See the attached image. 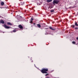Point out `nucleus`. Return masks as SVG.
I'll list each match as a JSON object with an SVG mask.
<instances>
[{
    "mask_svg": "<svg viewBox=\"0 0 78 78\" xmlns=\"http://www.w3.org/2000/svg\"><path fill=\"white\" fill-rule=\"evenodd\" d=\"M0 22V23H2V24H3V23H5V22H4V21H3V20H1Z\"/></svg>",
    "mask_w": 78,
    "mask_h": 78,
    "instance_id": "423d86ee",
    "label": "nucleus"
},
{
    "mask_svg": "<svg viewBox=\"0 0 78 78\" xmlns=\"http://www.w3.org/2000/svg\"><path fill=\"white\" fill-rule=\"evenodd\" d=\"M1 6H3L4 5V2H2L1 3Z\"/></svg>",
    "mask_w": 78,
    "mask_h": 78,
    "instance_id": "6e6552de",
    "label": "nucleus"
},
{
    "mask_svg": "<svg viewBox=\"0 0 78 78\" xmlns=\"http://www.w3.org/2000/svg\"><path fill=\"white\" fill-rule=\"evenodd\" d=\"M7 24L8 25H12V23H11L10 22H9V23H7Z\"/></svg>",
    "mask_w": 78,
    "mask_h": 78,
    "instance_id": "1a4fd4ad",
    "label": "nucleus"
},
{
    "mask_svg": "<svg viewBox=\"0 0 78 78\" xmlns=\"http://www.w3.org/2000/svg\"><path fill=\"white\" fill-rule=\"evenodd\" d=\"M76 39L77 40H78V37L76 38Z\"/></svg>",
    "mask_w": 78,
    "mask_h": 78,
    "instance_id": "b1692460",
    "label": "nucleus"
},
{
    "mask_svg": "<svg viewBox=\"0 0 78 78\" xmlns=\"http://www.w3.org/2000/svg\"><path fill=\"white\" fill-rule=\"evenodd\" d=\"M3 27H5V28H6V29H9V28H11V27H9L6 26V25H4Z\"/></svg>",
    "mask_w": 78,
    "mask_h": 78,
    "instance_id": "7ed1b4c3",
    "label": "nucleus"
},
{
    "mask_svg": "<svg viewBox=\"0 0 78 78\" xmlns=\"http://www.w3.org/2000/svg\"><path fill=\"white\" fill-rule=\"evenodd\" d=\"M72 43L73 44H75L76 43L75 41H73L72 42Z\"/></svg>",
    "mask_w": 78,
    "mask_h": 78,
    "instance_id": "2eb2a0df",
    "label": "nucleus"
},
{
    "mask_svg": "<svg viewBox=\"0 0 78 78\" xmlns=\"http://www.w3.org/2000/svg\"><path fill=\"white\" fill-rule=\"evenodd\" d=\"M52 1V0H47V2H51Z\"/></svg>",
    "mask_w": 78,
    "mask_h": 78,
    "instance_id": "9d476101",
    "label": "nucleus"
},
{
    "mask_svg": "<svg viewBox=\"0 0 78 78\" xmlns=\"http://www.w3.org/2000/svg\"><path fill=\"white\" fill-rule=\"evenodd\" d=\"M78 27H75V29L76 30H78Z\"/></svg>",
    "mask_w": 78,
    "mask_h": 78,
    "instance_id": "6ab92c4d",
    "label": "nucleus"
},
{
    "mask_svg": "<svg viewBox=\"0 0 78 78\" xmlns=\"http://www.w3.org/2000/svg\"><path fill=\"white\" fill-rule=\"evenodd\" d=\"M24 3V2H23L20 3V4L21 5H23Z\"/></svg>",
    "mask_w": 78,
    "mask_h": 78,
    "instance_id": "ddd939ff",
    "label": "nucleus"
},
{
    "mask_svg": "<svg viewBox=\"0 0 78 78\" xmlns=\"http://www.w3.org/2000/svg\"><path fill=\"white\" fill-rule=\"evenodd\" d=\"M19 27L20 28V29H22V28H23V27L21 25H19Z\"/></svg>",
    "mask_w": 78,
    "mask_h": 78,
    "instance_id": "20e7f679",
    "label": "nucleus"
},
{
    "mask_svg": "<svg viewBox=\"0 0 78 78\" xmlns=\"http://www.w3.org/2000/svg\"><path fill=\"white\" fill-rule=\"evenodd\" d=\"M34 25H35V23H34Z\"/></svg>",
    "mask_w": 78,
    "mask_h": 78,
    "instance_id": "c85d7f7f",
    "label": "nucleus"
},
{
    "mask_svg": "<svg viewBox=\"0 0 78 78\" xmlns=\"http://www.w3.org/2000/svg\"><path fill=\"white\" fill-rule=\"evenodd\" d=\"M58 2L59 1L57 0H54L53 3V4H55V3H56V4H58Z\"/></svg>",
    "mask_w": 78,
    "mask_h": 78,
    "instance_id": "f03ea898",
    "label": "nucleus"
},
{
    "mask_svg": "<svg viewBox=\"0 0 78 78\" xmlns=\"http://www.w3.org/2000/svg\"><path fill=\"white\" fill-rule=\"evenodd\" d=\"M31 62H33V60H32L31 61Z\"/></svg>",
    "mask_w": 78,
    "mask_h": 78,
    "instance_id": "5701e85b",
    "label": "nucleus"
},
{
    "mask_svg": "<svg viewBox=\"0 0 78 78\" xmlns=\"http://www.w3.org/2000/svg\"><path fill=\"white\" fill-rule=\"evenodd\" d=\"M47 75H48V73L47 74L45 75V76H47Z\"/></svg>",
    "mask_w": 78,
    "mask_h": 78,
    "instance_id": "aec40b11",
    "label": "nucleus"
},
{
    "mask_svg": "<svg viewBox=\"0 0 78 78\" xmlns=\"http://www.w3.org/2000/svg\"><path fill=\"white\" fill-rule=\"evenodd\" d=\"M73 28H75V25H73L72 26Z\"/></svg>",
    "mask_w": 78,
    "mask_h": 78,
    "instance_id": "f3484780",
    "label": "nucleus"
},
{
    "mask_svg": "<svg viewBox=\"0 0 78 78\" xmlns=\"http://www.w3.org/2000/svg\"><path fill=\"white\" fill-rule=\"evenodd\" d=\"M31 20H32H32H33V18H31Z\"/></svg>",
    "mask_w": 78,
    "mask_h": 78,
    "instance_id": "412c9836",
    "label": "nucleus"
},
{
    "mask_svg": "<svg viewBox=\"0 0 78 78\" xmlns=\"http://www.w3.org/2000/svg\"><path fill=\"white\" fill-rule=\"evenodd\" d=\"M49 8H50V9H51V8H53V7H51L50 6Z\"/></svg>",
    "mask_w": 78,
    "mask_h": 78,
    "instance_id": "dca6fc26",
    "label": "nucleus"
},
{
    "mask_svg": "<svg viewBox=\"0 0 78 78\" xmlns=\"http://www.w3.org/2000/svg\"><path fill=\"white\" fill-rule=\"evenodd\" d=\"M34 66L36 67V66L35 65V64H34Z\"/></svg>",
    "mask_w": 78,
    "mask_h": 78,
    "instance_id": "bb28decb",
    "label": "nucleus"
},
{
    "mask_svg": "<svg viewBox=\"0 0 78 78\" xmlns=\"http://www.w3.org/2000/svg\"><path fill=\"white\" fill-rule=\"evenodd\" d=\"M30 23H33V21H32V20L30 21Z\"/></svg>",
    "mask_w": 78,
    "mask_h": 78,
    "instance_id": "a211bd4d",
    "label": "nucleus"
},
{
    "mask_svg": "<svg viewBox=\"0 0 78 78\" xmlns=\"http://www.w3.org/2000/svg\"><path fill=\"white\" fill-rule=\"evenodd\" d=\"M50 29H51V30H55V29L53 28L52 27H49Z\"/></svg>",
    "mask_w": 78,
    "mask_h": 78,
    "instance_id": "0eeeda50",
    "label": "nucleus"
},
{
    "mask_svg": "<svg viewBox=\"0 0 78 78\" xmlns=\"http://www.w3.org/2000/svg\"><path fill=\"white\" fill-rule=\"evenodd\" d=\"M75 25H76V26L77 27H78V24H77V22L75 23Z\"/></svg>",
    "mask_w": 78,
    "mask_h": 78,
    "instance_id": "9b49d317",
    "label": "nucleus"
},
{
    "mask_svg": "<svg viewBox=\"0 0 78 78\" xmlns=\"http://www.w3.org/2000/svg\"><path fill=\"white\" fill-rule=\"evenodd\" d=\"M46 78H49V77H47Z\"/></svg>",
    "mask_w": 78,
    "mask_h": 78,
    "instance_id": "c756f323",
    "label": "nucleus"
},
{
    "mask_svg": "<svg viewBox=\"0 0 78 78\" xmlns=\"http://www.w3.org/2000/svg\"><path fill=\"white\" fill-rule=\"evenodd\" d=\"M20 17H22V16H20Z\"/></svg>",
    "mask_w": 78,
    "mask_h": 78,
    "instance_id": "cd10ccee",
    "label": "nucleus"
},
{
    "mask_svg": "<svg viewBox=\"0 0 78 78\" xmlns=\"http://www.w3.org/2000/svg\"><path fill=\"white\" fill-rule=\"evenodd\" d=\"M50 11L51 12H54V10H51Z\"/></svg>",
    "mask_w": 78,
    "mask_h": 78,
    "instance_id": "4468645a",
    "label": "nucleus"
},
{
    "mask_svg": "<svg viewBox=\"0 0 78 78\" xmlns=\"http://www.w3.org/2000/svg\"><path fill=\"white\" fill-rule=\"evenodd\" d=\"M37 26L38 28H40L41 27V25L40 24H37Z\"/></svg>",
    "mask_w": 78,
    "mask_h": 78,
    "instance_id": "39448f33",
    "label": "nucleus"
},
{
    "mask_svg": "<svg viewBox=\"0 0 78 78\" xmlns=\"http://www.w3.org/2000/svg\"><path fill=\"white\" fill-rule=\"evenodd\" d=\"M37 5H39V4L37 3Z\"/></svg>",
    "mask_w": 78,
    "mask_h": 78,
    "instance_id": "a878e982",
    "label": "nucleus"
},
{
    "mask_svg": "<svg viewBox=\"0 0 78 78\" xmlns=\"http://www.w3.org/2000/svg\"><path fill=\"white\" fill-rule=\"evenodd\" d=\"M47 34V33H45V34Z\"/></svg>",
    "mask_w": 78,
    "mask_h": 78,
    "instance_id": "4be33fe9",
    "label": "nucleus"
},
{
    "mask_svg": "<svg viewBox=\"0 0 78 78\" xmlns=\"http://www.w3.org/2000/svg\"><path fill=\"white\" fill-rule=\"evenodd\" d=\"M17 31V30H13V33H16V32Z\"/></svg>",
    "mask_w": 78,
    "mask_h": 78,
    "instance_id": "f8f14e48",
    "label": "nucleus"
},
{
    "mask_svg": "<svg viewBox=\"0 0 78 78\" xmlns=\"http://www.w3.org/2000/svg\"><path fill=\"white\" fill-rule=\"evenodd\" d=\"M48 68H43V69L41 72L42 73H47V71H48Z\"/></svg>",
    "mask_w": 78,
    "mask_h": 78,
    "instance_id": "f257e3e1",
    "label": "nucleus"
},
{
    "mask_svg": "<svg viewBox=\"0 0 78 78\" xmlns=\"http://www.w3.org/2000/svg\"><path fill=\"white\" fill-rule=\"evenodd\" d=\"M18 16H19L17 15V17H18Z\"/></svg>",
    "mask_w": 78,
    "mask_h": 78,
    "instance_id": "393cba45",
    "label": "nucleus"
}]
</instances>
